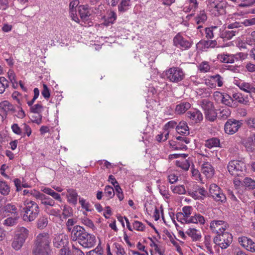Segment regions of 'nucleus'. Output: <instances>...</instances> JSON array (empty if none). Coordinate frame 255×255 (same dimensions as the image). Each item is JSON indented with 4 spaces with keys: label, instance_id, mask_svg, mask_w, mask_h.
<instances>
[{
    "label": "nucleus",
    "instance_id": "obj_7",
    "mask_svg": "<svg viewBox=\"0 0 255 255\" xmlns=\"http://www.w3.org/2000/svg\"><path fill=\"white\" fill-rule=\"evenodd\" d=\"M173 44L177 48L182 50H186L191 47L193 42L178 33L173 38Z\"/></svg>",
    "mask_w": 255,
    "mask_h": 255
},
{
    "label": "nucleus",
    "instance_id": "obj_18",
    "mask_svg": "<svg viewBox=\"0 0 255 255\" xmlns=\"http://www.w3.org/2000/svg\"><path fill=\"white\" fill-rule=\"evenodd\" d=\"M67 243L66 236L63 234H59L55 235L53 240V245L56 248H64Z\"/></svg>",
    "mask_w": 255,
    "mask_h": 255
},
{
    "label": "nucleus",
    "instance_id": "obj_21",
    "mask_svg": "<svg viewBox=\"0 0 255 255\" xmlns=\"http://www.w3.org/2000/svg\"><path fill=\"white\" fill-rule=\"evenodd\" d=\"M66 197L69 203L75 206L77 204V201L79 197L75 189H68L67 190Z\"/></svg>",
    "mask_w": 255,
    "mask_h": 255
},
{
    "label": "nucleus",
    "instance_id": "obj_39",
    "mask_svg": "<svg viewBox=\"0 0 255 255\" xmlns=\"http://www.w3.org/2000/svg\"><path fill=\"white\" fill-rule=\"evenodd\" d=\"M228 94H224V105L229 107H236L237 106L236 102Z\"/></svg>",
    "mask_w": 255,
    "mask_h": 255
},
{
    "label": "nucleus",
    "instance_id": "obj_60",
    "mask_svg": "<svg viewBox=\"0 0 255 255\" xmlns=\"http://www.w3.org/2000/svg\"><path fill=\"white\" fill-rule=\"evenodd\" d=\"M159 192L161 195L165 199H169L170 195L169 194V191L165 186H160L159 187Z\"/></svg>",
    "mask_w": 255,
    "mask_h": 255
},
{
    "label": "nucleus",
    "instance_id": "obj_54",
    "mask_svg": "<svg viewBox=\"0 0 255 255\" xmlns=\"http://www.w3.org/2000/svg\"><path fill=\"white\" fill-rule=\"evenodd\" d=\"M133 229L140 232H143L145 229V225L141 222L135 221L132 223Z\"/></svg>",
    "mask_w": 255,
    "mask_h": 255
},
{
    "label": "nucleus",
    "instance_id": "obj_26",
    "mask_svg": "<svg viewBox=\"0 0 255 255\" xmlns=\"http://www.w3.org/2000/svg\"><path fill=\"white\" fill-rule=\"evenodd\" d=\"M207 16L204 10L200 11L199 13L197 14V16L195 17V20L197 24L199 25L197 27L199 29L202 27V24H204L207 20Z\"/></svg>",
    "mask_w": 255,
    "mask_h": 255
},
{
    "label": "nucleus",
    "instance_id": "obj_47",
    "mask_svg": "<svg viewBox=\"0 0 255 255\" xmlns=\"http://www.w3.org/2000/svg\"><path fill=\"white\" fill-rule=\"evenodd\" d=\"M211 66L207 61L202 62L198 66V70L201 73H206L210 71Z\"/></svg>",
    "mask_w": 255,
    "mask_h": 255
},
{
    "label": "nucleus",
    "instance_id": "obj_6",
    "mask_svg": "<svg viewBox=\"0 0 255 255\" xmlns=\"http://www.w3.org/2000/svg\"><path fill=\"white\" fill-rule=\"evenodd\" d=\"M227 169L232 175L242 176L246 172V165L241 160H233L229 162Z\"/></svg>",
    "mask_w": 255,
    "mask_h": 255
},
{
    "label": "nucleus",
    "instance_id": "obj_63",
    "mask_svg": "<svg viewBox=\"0 0 255 255\" xmlns=\"http://www.w3.org/2000/svg\"><path fill=\"white\" fill-rule=\"evenodd\" d=\"M176 219L178 222H181V223L184 224H189L188 223V218H186L182 213L181 212H178L176 214Z\"/></svg>",
    "mask_w": 255,
    "mask_h": 255
},
{
    "label": "nucleus",
    "instance_id": "obj_2",
    "mask_svg": "<svg viewBox=\"0 0 255 255\" xmlns=\"http://www.w3.org/2000/svg\"><path fill=\"white\" fill-rule=\"evenodd\" d=\"M51 239L47 233L39 234L36 237L35 247L33 251V255H51L49 244Z\"/></svg>",
    "mask_w": 255,
    "mask_h": 255
},
{
    "label": "nucleus",
    "instance_id": "obj_33",
    "mask_svg": "<svg viewBox=\"0 0 255 255\" xmlns=\"http://www.w3.org/2000/svg\"><path fill=\"white\" fill-rule=\"evenodd\" d=\"M117 18L116 13L114 11H111L107 17H105L104 24L107 26L112 24Z\"/></svg>",
    "mask_w": 255,
    "mask_h": 255
},
{
    "label": "nucleus",
    "instance_id": "obj_62",
    "mask_svg": "<svg viewBox=\"0 0 255 255\" xmlns=\"http://www.w3.org/2000/svg\"><path fill=\"white\" fill-rule=\"evenodd\" d=\"M150 246L154 248L155 252L157 253L159 255H165V250L163 248L159 247L157 244L155 243L153 241H152V243Z\"/></svg>",
    "mask_w": 255,
    "mask_h": 255
},
{
    "label": "nucleus",
    "instance_id": "obj_59",
    "mask_svg": "<svg viewBox=\"0 0 255 255\" xmlns=\"http://www.w3.org/2000/svg\"><path fill=\"white\" fill-rule=\"evenodd\" d=\"M43 110V106L41 104H36L30 107V110L31 113L39 114Z\"/></svg>",
    "mask_w": 255,
    "mask_h": 255
},
{
    "label": "nucleus",
    "instance_id": "obj_3",
    "mask_svg": "<svg viewBox=\"0 0 255 255\" xmlns=\"http://www.w3.org/2000/svg\"><path fill=\"white\" fill-rule=\"evenodd\" d=\"M24 205L25 207L23 208V220L29 222L34 220L39 213V207L37 203L32 201L26 200Z\"/></svg>",
    "mask_w": 255,
    "mask_h": 255
},
{
    "label": "nucleus",
    "instance_id": "obj_34",
    "mask_svg": "<svg viewBox=\"0 0 255 255\" xmlns=\"http://www.w3.org/2000/svg\"><path fill=\"white\" fill-rule=\"evenodd\" d=\"M130 6V0H121L118 5V10L120 12H125L127 11Z\"/></svg>",
    "mask_w": 255,
    "mask_h": 255
},
{
    "label": "nucleus",
    "instance_id": "obj_55",
    "mask_svg": "<svg viewBox=\"0 0 255 255\" xmlns=\"http://www.w3.org/2000/svg\"><path fill=\"white\" fill-rule=\"evenodd\" d=\"M62 215L64 218L70 217L72 215V208L67 205H64L63 206V208H62Z\"/></svg>",
    "mask_w": 255,
    "mask_h": 255
},
{
    "label": "nucleus",
    "instance_id": "obj_16",
    "mask_svg": "<svg viewBox=\"0 0 255 255\" xmlns=\"http://www.w3.org/2000/svg\"><path fill=\"white\" fill-rule=\"evenodd\" d=\"M216 236L214 239V243L215 244L214 249L216 252L219 255H223V233L216 234Z\"/></svg>",
    "mask_w": 255,
    "mask_h": 255
},
{
    "label": "nucleus",
    "instance_id": "obj_52",
    "mask_svg": "<svg viewBox=\"0 0 255 255\" xmlns=\"http://www.w3.org/2000/svg\"><path fill=\"white\" fill-rule=\"evenodd\" d=\"M201 107L205 111V113L214 108L213 103L208 100H204L202 101Z\"/></svg>",
    "mask_w": 255,
    "mask_h": 255
},
{
    "label": "nucleus",
    "instance_id": "obj_35",
    "mask_svg": "<svg viewBox=\"0 0 255 255\" xmlns=\"http://www.w3.org/2000/svg\"><path fill=\"white\" fill-rule=\"evenodd\" d=\"M10 192V187L4 180L0 179V193L2 195H7Z\"/></svg>",
    "mask_w": 255,
    "mask_h": 255
},
{
    "label": "nucleus",
    "instance_id": "obj_28",
    "mask_svg": "<svg viewBox=\"0 0 255 255\" xmlns=\"http://www.w3.org/2000/svg\"><path fill=\"white\" fill-rule=\"evenodd\" d=\"M4 211L6 216L18 215L17 209L15 205L13 204H6L4 207Z\"/></svg>",
    "mask_w": 255,
    "mask_h": 255
},
{
    "label": "nucleus",
    "instance_id": "obj_45",
    "mask_svg": "<svg viewBox=\"0 0 255 255\" xmlns=\"http://www.w3.org/2000/svg\"><path fill=\"white\" fill-rule=\"evenodd\" d=\"M21 129L22 131V134L21 135L22 137H25L27 136L28 137L30 136L32 133V130L30 127L26 123H23L21 125Z\"/></svg>",
    "mask_w": 255,
    "mask_h": 255
},
{
    "label": "nucleus",
    "instance_id": "obj_38",
    "mask_svg": "<svg viewBox=\"0 0 255 255\" xmlns=\"http://www.w3.org/2000/svg\"><path fill=\"white\" fill-rule=\"evenodd\" d=\"M170 189L175 194L182 195L186 193V189L183 185H172L171 186Z\"/></svg>",
    "mask_w": 255,
    "mask_h": 255
},
{
    "label": "nucleus",
    "instance_id": "obj_19",
    "mask_svg": "<svg viewBox=\"0 0 255 255\" xmlns=\"http://www.w3.org/2000/svg\"><path fill=\"white\" fill-rule=\"evenodd\" d=\"M201 172L207 178L211 179L214 175L215 170L209 162H204L202 165Z\"/></svg>",
    "mask_w": 255,
    "mask_h": 255
},
{
    "label": "nucleus",
    "instance_id": "obj_36",
    "mask_svg": "<svg viewBox=\"0 0 255 255\" xmlns=\"http://www.w3.org/2000/svg\"><path fill=\"white\" fill-rule=\"evenodd\" d=\"M78 200L82 208L85 210L86 212L92 211L91 205L88 201L81 197H79Z\"/></svg>",
    "mask_w": 255,
    "mask_h": 255
},
{
    "label": "nucleus",
    "instance_id": "obj_53",
    "mask_svg": "<svg viewBox=\"0 0 255 255\" xmlns=\"http://www.w3.org/2000/svg\"><path fill=\"white\" fill-rule=\"evenodd\" d=\"M233 242V236L228 232H224V249L229 247Z\"/></svg>",
    "mask_w": 255,
    "mask_h": 255
},
{
    "label": "nucleus",
    "instance_id": "obj_23",
    "mask_svg": "<svg viewBox=\"0 0 255 255\" xmlns=\"http://www.w3.org/2000/svg\"><path fill=\"white\" fill-rule=\"evenodd\" d=\"M186 234L192 239L193 241H198L202 238L200 231L194 228H189L186 231Z\"/></svg>",
    "mask_w": 255,
    "mask_h": 255
},
{
    "label": "nucleus",
    "instance_id": "obj_57",
    "mask_svg": "<svg viewBox=\"0 0 255 255\" xmlns=\"http://www.w3.org/2000/svg\"><path fill=\"white\" fill-rule=\"evenodd\" d=\"M237 85L240 88V89L248 93L251 84L249 83L240 81L238 82Z\"/></svg>",
    "mask_w": 255,
    "mask_h": 255
},
{
    "label": "nucleus",
    "instance_id": "obj_1",
    "mask_svg": "<svg viewBox=\"0 0 255 255\" xmlns=\"http://www.w3.org/2000/svg\"><path fill=\"white\" fill-rule=\"evenodd\" d=\"M71 239L73 241H78L85 248H91L96 243L95 236L87 232L85 229L80 226H76L72 229Z\"/></svg>",
    "mask_w": 255,
    "mask_h": 255
},
{
    "label": "nucleus",
    "instance_id": "obj_51",
    "mask_svg": "<svg viewBox=\"0 0 255 255\" xmlns=\"http://www.w3.org/2000/svg\"><path fill=\"white\" fill-rule=\"evenodd\" d=\"M117 255H125L126 252L123 246L118 243H115L113 245Z\"/></svg>",
    "mask_w": 255,
    "mask_h": 255
},
{
    "label": "nucleus",
    "instance_id": "obj_17",
    "mask_svg": "<svg viewBox=\"0 0 255 255\" xmlns=\"http://www.w3.org/2000/svg\"><path fill=\"white\" fill-rule=\"evenodd\" d=\"M187 117L194 123H198L202 121V114L197 109H193L187 113Z\"/></svg>",
    "mask_w": 255,
    "mask_h": 255
},
{
    "label": "nucleus",
    "instance_id": "obj_9",
    "mask_svg": "<svg viewBox=\"0 0 255 255\" xmlns=\"http://www.w3.org/2000/svg\"><path fill=\"white\" fill-rule=\"evenodd\" d=\"M242 121H238L233 119L228 120L224 125V131L229 134L236 133L241 127Z\"/></svg>",
    "mask_w": 255,
    "mask_h": 255
},
{
    "label": "nucleus",
    "instance_id": "obj_50",
    "mask_svg": "<svg viewBox=\"0 0 255 255\" xmlns=\"http://www.w3.org/2000/svg\"><path fill=\"white\" fill-rule=\"evenodd\" d=\"M206 118L210 121H214L217 117V114L215 112L214 108L205 113Z\"/></svg>",
    "mask_w": 255,
    "mask_h": 255
},
{
    "label": "nucleus",
    "instance_id": "obj_22",
    "mask_svg": "<svg viewBox=\"0 0 255 255\" xmlns=\"http://www.w3.org/2000/svg\"><path fill=\"white\" fill-rule=\"evenodd\" d=\"M199 3L197 0H186L185 1L183 10L188 12L192 10L195 11L198 7Z\"/></svg>",
    "mask_w": 255,
    "mask_h": 255
},
{
    "label": "nucleus",
    "instance_id": "obj_32",
    "mask_svg": "<svg viewBox=\"0 0 255 255\" xmlns=\"http://www.w3.org/2000/svg\"><path fill=\"white\" fill-rule=\"evenodd\" d=\"M220 140L217 137H213L205 141V146L209 148L220 146Z\"/></svg>",
    "mask_w": 255,
    "mask_h": 255
},
{
    "label": "nucleus",
    "instance_id": "obj_42",
    "mask_svg": "<svg viewBox=\"0 0 255 255\" xmlns=\"http://www.w3.org/2000/svg\"><path fill=\"white\" fill-rule=\"evenodd\" d=\"M48 223V220L46 217H41L37 221V227L39 229H43L47 226Z\"/></svg>",
    "mask_w": 255,
    "mask_h": 255
},
{
    "label": "nucleus",
    "instance_id": "obj_5",
    "mask_svg": "<svg viewBox=\"0 0 255 255\" xmlns=\"http://www.w3.org/2000/svg\"><path fill=\"white\" fill-rule=\"evenodd\" d=\"M28 230L25 228H18L11 243L12 248L16 251L20 250L28 237Z\"/></svg>",
    "mask_w": 255,
    "mask_h": 255
},
{
    "label": "nucleus",
    "instance_id": "obj_15",
    "mask_svg": "<svg viewBox=\"0 0 255 255\" xmlns=\"http://www.w3.org/2000/svg\"><path fill=\"white\" fill-rule=\"evenodd\" d=\"M211 195L216 201L222 202V197L223 193L221 189L216 184H212L209 188Z\"/></svg>",
    "mask_w": 255,
    "mask_h": 255
},
{
    "label": "nucleus",
    "instance_id": "obj_29",
    "mask_svg": "<svg viewBox=\"0 0 255 255\" xmlns=\"http://www.w3.org/2000/svg\"><path fill=\"white\" fill-rule=\"evenodd\" d=\"M191 105L188 102H182L177 105L175 108V112L178 114H182L190 109Z\"/></svg>",
    "mask_w": 255,
    "mask_h": 255
},
{
    "label": "nucleus",
    "instance_id": "obj_25",
    "mask_svg": "<svg viewBox=\"0 0 255 255\" xmlns=\"http://www.w3.org/2000/svg\"><path fill=\"white\" fill-rule=\"evenodd\" d=\"M176 131L180 134L186 136L189 134V128L186 122L181 121L176 126Z\"/></svg>",
    "mask_w": 255,
    "mask_h": 255
},
{
    "label": "nucleus",
    "instance_id": "obj_48",
    "mask_svg": "<svg viewBox=\"0 0 255 255\" xmlns=\"http://www.w3.org/2000/svg\"><path fill=\"white\" fill-rule=\"evenodd\" d=\"M8 86L7 80L4 77H0V94L3 93Z\"/></svg>",
    "mask_w": 255,
    "mask_h": 255
},
{
    "label": "nucleus",
    "instance_id": "obj_61",
    "mask_svg": "<svg viewBox=\"0 0 255 255\" xmlns=\"http://www.w3.org/2000/svg\"><path fill=\"white\" fill-rule=\"evenodd\" d=\"M11 128L12 132L17 135H22V131L21 128H20L17 124H13L11 126Z\"/></svg>",
    "mask_w": 255,
    "mask_h": 255
},
{
    "label": "nucleus",
    "instance_id": "obj_31",
    "mask_svg": "<svg viewBox=\"0 0 255 255\" xmlns=\"http://www.w3.org/2000/svg\"><path fill=\"white\" fill-rule=\"evenodd\" d=\"M7 217H8L3 221V224L6 226H13L17 223L19 215L16 214Z\"/></svg>",
    "mask_w": 255,
    "mask_h": 255
},
{
    "label": "nucleus",
    "instance_id": "obj_4",
    "mask_svg": "<svg viewBox=\"0 0 255 255\" xmlns=\"http://www.w3.org/2000/svg\"><path fill=\"white\" fill-rule=\"evenodd\" d=\"M165 78L170 82L178 83L185 78L183 69L178 67H172L166 70L163 73Z\"/></svg>",
    "mask_w": 255,
    "mask_h": 255
},
{
    "label": "nucleus",
    "instance_id": "obj_30",
    "mask_svg": "<svg viewBox=\"0 0 255 255\" xmlns=\"http://www.w3.org/2000/svg\"><path fill=\"white\" fill-rule=\"evenodd\" d=\"M41 191L44 193L51 196L55 200L61 202L62 199L60 195L54 191L52 189L48 187H44L42 188Z\"/></svg>",
    "mask_w": 255,
    "mask_h": 255
},
{
    "label": "nucleus",
    "instance_id": "obj_27",
    "mask_svg": "<svg viewBox=\"0 0 255 255\" xmlns=\"http://www.w3.org/2000/svg\"><path fill=\"white\" fill-rule=\"evenodd\" d=\"M79 13L80 17L83 20H87L90 15L91 11L88 5H81L78 7Z\"/></svg>",
    "mask_w": 255,
    "mask_h": 255
},
{
    "label": "nucleus",
    "instance_id": "obj_46",
    "mask_svg": "<svg viewBox=\"0 0 255 255\" xmlns=\"http://www.w3.org/2000/svg\"><path fill=\"white\" fill-rule=\"evenodd\" d=\"M81 223L86 226L87 228L92 229L94 231L96 229V227L92 220L89 219V218L84 217V218H81Z\"/></svg>",
    "mask_w": 255,
    "mask_h": 255
},
{
    "label": "nucleus",
    "instance_id": "obj_44",
    "mask_svg": "<svg viewBox=\"0 0 255 255\" xmlns=\"http://www.w3.org/2000/svg\"><path fill=\"white\" fill-rule=\"evenodd\" d=\"M170 146L172 148L175 150H186L187 149V146L183 144L182 142L178 141H172L170 143Z\"/></svg>",
    "mask_w": 255,
    "mask_h": 255
},
{
    "label": "nucleus",
    "instance_id": "obj_12",
    "mask_svg": "<svg viewBox=\"0 0 255 255\" xmlns=\"http://www.w3.org/2000/svg\"><path fill=\"white\" fill-rule=\"evenodd\" d=\"M238 241L240 245L247 250L251 252H255V243L251 239L244 236L239 237Z\"/></svg>",
    "mask_w": 255,
    "mask_h": 255
},
{
    "label": "nucleus",
    "instance_id": "obj_56",
    "mask_svg": "<svg viewBox=\"0 0 255 255\" xmlns=\"http://www.w3.org/2000/svg\"><path fill=\"white\" fill-rule=\"evenodd\" d=\"M193 208L190 206H186L182 208V212L181 213L186 218H191V215Z\"/></svg>",
    "mask_w": 255,
    "mask_h": 255
},
{
    "label": "nucleus",
    "instance_id": "obj_11",
    "mask_svg": "<svg viewBox=\"0 0 255 255\" xmlns=\"http://www.w3.org/2000/svg\"><path fill=\"white\" fill-rule=\"evenodd\" d=\"M187 192L189 195L195 200L200 199L202 197H205L207 194V191L203 187L196 186L194 190L188 189Z\"/></svg>",
    "mask_w": 255,
    "mask_h": 255
},
{
    "label": "nucleus",
    "instance_id": "obj_24",
    "mask_svg": "<svg viewBox=\"0 0 255 255\" xmlns=\"http://www.w3.org/2000/svg\"><path fill=\"white\" fill-rule=\"evenodd\" d=\"M205 217L199 213H195L189 218V224H195L200 225H204L205 223Z\"/></svg>",
    "mask_w": 255,
    "mask_h": 255
},
{
    "label": "nucleus",
    "instance_id": "obj_20",
    "mask_svg": "<svg viewBox=\"0 0 255 255\" xmlns=\"http://www.w3.org/2000/svg\"><path fill=\"white\" fill-rule=\"evenodd\" d=\"M210 228L213 233L216 234L223 233V221L214 220L210 224Z\"/></svg>",
    "mask_w": 255,
    "mask_h": 255
},
{
    "label": "nucleus",
    "instance_id": "obj_41",
    "mask_svg": "<svg viewBox=\"0 0 255 255\" xmlns=\"http://www.w3.org/2000/svg\"><path fill=\"white\" fill-rule=\"evenodd\" d=\"M45 211L49 216H53L56 217H61V211L59 209L50 208L49 207H45Z\"/></svg>",
    "mask_w": 255,
    "mask_h": 255
},
{
    "label": "nucleus",
    "instance_id": "obj_49",
    "mask_svg": "<svg viewBox=\"0 0 255 255\" xmlns=\"http://www.w3.org/2000/svg\"><path fill=\"white\" fill-rule=\"evenodd\" d=\"M14 185L16 188V191H18L21 190V187L28 188L29 185L23 181L21 182V180L18 178L15 179L13 181Z\"/></svg>",
    "mask_w": 255,
    "mask_h": 255
},
{
    "label": "nucleus",
    "instance_id": "obj_64",
    "mask_svg": "<svg viewBox=\"0 0 255 255\" xmlns=\"http://www.w3.org/2000/svg\"><path fill=\"white\" fill-rule=\"evenodd\" d=\"M245 123L249 128L255 129V118H248L245 120Z\"/></svg>",
    "mask_w": 255,
    "mask_h": 255
},
{
    "label": "nucleus",
    "instance_id": "obj_8",
    "mask_svg": "<svg viewBox=\"0 0 255 255\" xmlns=\"http://www.w3.org/2000/svg\"><path fill=\"white\" fill-rule=\"evenodd\" d=\"M207 8L215 16L221 15L223 12V0H206Z\"/></svg>",
    "mask_w": 255,
    "mask_h": 255
},
{
    "label": "nucleus",
    "instance_id": "obj_37",
    "mask_svg": "<svg viewBox=\"0 0 255 255\" xmlns=\"http://www.w3.org/2000/svg\"><path fill=\"white\" fill-rule=\"evenodd\" d=\"M176 165L183 169L185 171H187L189 169L190 167V163L188 160L183 159L182 160H178L176 161Z\"/></svg>",
    "mask_w": 255,
    "mask_h": 255
},
{
    "label": "nucleus",
    "instance_id": "obj_40",
    "mask_svg": "<svg viewBox=\"0 0 255 255\" xmlns=\"http://www.w3.org/2000/svg\"><path fill=\"white\" fill-rule=\"evenodd\" d=\"M233 98L240 103L246 105L248 104L249 100L248 97H244L242 94L241 93L234 94L233 95Z\"/></svg>",
    "mask_w": 255,
    "mask_h": 255
},
{
    "label": "nucleus",
    "instance_id": "obj_13",
    "mask_svg": "<svg viewBox=\"0 0 255 255\" xmlns=\"http://www.w3.org/2000/svg\"><path fill=\"white\" fill-rule=\"evenodd\" d=\"M15 111V109L13 105L8 101H3L0 103V112L6 118L9 113H14Z\"/></svg>",
    "mask_w": 255,
    "mask_h": 255
},
{
    "label": "nucleus",
    "instance_id": "obj_43",
    "mask_svg": "<svg viewBox=\"0 0 255 255\" xmlns=\"http://www.w3.org/2000/svg\"><path fill=\"white\" fill-rule=\"evenodd\" d=\"M244 186L249 189H255V180L250 177H246L243 180Z\"/></svg>",
    "mask_w": 255,
    "mask_h": 255
},
{
    "label": "nucleus",
    "instance_id": "obj_14",
    "mask_svg": "<svg viewBox=\"0 0 255 255\" xmlns=\"http://www.w3.org/2000/svg\"><path fill=\"white\" fill-rule=\"evenodd\" d=\"M35 198L40 201V203L46 207H53L55 205L54 201L49 197L40 192H36Z\"/></svg>",
    "mask_w": 255,
    "mask_h": 255
},
{
    "label": "nucleus",
    "instance_id": "obj_58",
    "mask_svg": "<svg viewBox=\"0 0 255 255\" xmlns=\"http://www.w3.org/2000/svg\"><path fill=\"white\" fill-rule=\"evenodd\" d=\"M104 194L109 198H112L115 195L114 188L109 185L106 186Z\"/></svg>",
    "mask_w": 255,
    "mask_h": 255
},
{
    "label": "nucleus",
    "instance_id": "obj_10",
    "mask_svg": "<svg viewBox=\"0 0 255 255\" xmlns=\"http://www.w3.org/2000/svg\"><path fill=\"white\" fill-rule=\"evenodd\" d=\"M239 24L237 22L228 24L227 20L224 24V39H230L235 36L237 31V28L240 26Z\"/></svg>",
    "mask_w": 255,
    "mask_h": 255
}]
</instances>
